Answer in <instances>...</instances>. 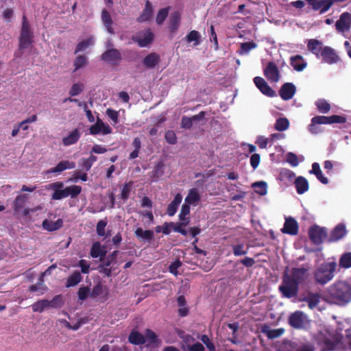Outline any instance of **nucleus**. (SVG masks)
<instances>
[{
    "label": "nucleus",
    "mask_w": 351,
    "mask_h": 351,
    "mask_svg": "<svg viewBox=\"0 0 351 351\" xmlns=\"http://www.w3.org/2000/svg\"><path fill=\"white\" fill-rule=\"evenodd\" d=\"M66 197L70 196L71 198L76 197L80 194L82 187L78 185H71L64 189Z\"/></svg>",
    "instance_id": "nucleus-37"
},
{
    "label": "nucleus",
    "mask_w": 351,
    "mask_h": 351,
    "mask_svg": "<svg viewBox=\"0 0 351 351\" xmlns=\"http://www.w3.org/2000/svg\"><path fill=\"white\" fill-rule=\"evenodd\" d=\"M153 14L152 5L150 1H147L145 3V8L143 10L141 14L137 18L138 23H143L149 21Z\"/></svg>",
    "instance_id": "nucleus-23"
},
{
    "label": "nucleus",
    "mask_w": 351,
    "mask_h": 351,
    "mask_svg": "<svg viewBox=\"0 0 351 351\" xmlns=\"http://www.w3.org/2000/svg\"><path fill=\"white\" fill-rule=\"evenodd\" d=\"M190 205L187 203L183 204L182 205L180 213L178 215L180 221H184L186 219V217L190 213Z\"/></svg>",
    "instance_id": "nucleus-59"
},
{
    "label": "nucleus",
    "mask_w": 351,
    "mask_h": 351,
    "mask_svg": "<svg viewBox=\"0 0 351 351\" xmlns=\"http://www.w3.org/2000/svg\"><path fill=\"white\" fill-rule=\"evenodd\" d=\"M34 36H19V49L23 50L29 47L33 43Z\"/></svg>",
    "instance_id": "nucleus-38"
},
{
    "label": "nucleus",
    "mask_w": 351,
    "mask_h": 351,
    "mask_svg": "<svg viewBox=\"0 0 351 351\" xmlns=\"http://www.w3.org/2000/svg\"><path fill=\"white\" fill-rule=\"evenodd\" d=\"M289 126V121L285 117H280L277 119L274 128L279 132H283L288 129Z\"/></svg>",
    "instance_id": "nucleus-44"
},
{
    "label": "nucleus",
    "mask_w": 351,
    "mask_h": 351,
    "mask_svg": "<svg viewBox=\"0 0 351 351\" xmlns=\"http://www.w3.org/2000/svg\"><path fill=\"white\" fill-rule=\"evenodd\" d=\"M88 64V58L84 55L77 56L73 62L75 67L74 71H76L82 68H84Z\"/></svg>",
    "instance_id": "nucleus-43"
},
{
    "label": "nucleus",
    "mask_w": 351,
    "mask_h": 351,
    "mask_svg": "<svg viewBox=\"0 0 351 351\" xmlns=\"http://www.w3.org/2000/svg\"><path fill=\"white\" fill-rule=\"evenodd\" d=\"M132 182H129L123 185L121 193V197L123 200L125 201L129 198L132 188Z\"/></svg>",
    "instance_id": "nucleus-54"
},
{
    "label": "nucleus",
    "mask_w": 351,
    "mask_h": 351,
    "mask_svg": "<svg viewBox=\"0 0 351 351\" xmlns=\"http://www.w3.org/2000/svg\"><path fill=\"white\" fill-rule=\"evenodd\" d=\"M200 34L199 32L196 30H192L191 31L189 34L186 36V40L188 43H191L195 41V45H199V40H200Z\"/></svg>",
    "instance_id": "nucleus-57"
},
{
    "label": "nucleus",
    "mask_w": 351,
    "mask_h": 351,
    "mask_svg": "<svg viewBox=\"0 0 351 351\" xmlns=\"http://www.w3.org/2000/svg\"><path fill=\"white\" fill-rule=\"evenodd\" d=\"M279 176L281 180H287L289 182H292L295 178V173L287 169H282Z\"/></svg>",
    "instance_id": "nucleus-53"
},
{
    "label": "nucleus",
    "mask_w": 351,
    "mask_h": 351,
    "mask_svg": "<svg viewBox=\"0 0 351 351\" xmlns=\"http://www.w3.org/2000/svg\"><path fill=\"white\" fill-rule=\"evenodd\" d=\"M182 266V262L177 259L176 261L171 263L169 267V271L171 274L176 276L178 274V269Z\"/></svg>",
    "instance_id": "nucleus-64"
},
{
    "label": "nucleus",
    "mask_w": 351,
    "mask_h": 351,
    "mask_svg": "<svg viewBox=\"0 0 351 351\" xmlns=\"http://www.w3.org/2000/svg\"><path fill=\"white\" fill-rule=\"evenodd\" d=\"M252 186L254 189L255 192L261 195H265L267 193V184L264 181L254 182Z\"/></svg>",
    "instance_id": "nucleus-41"
},
{
    "label": "nucleus",
    "mask_w": 351,
    "mask_h": 351,
    "mask_svg": "<svg viewBox=\"0 0 351 351\" xmlns=\"http://www.w3.org/2000/svg\"><path fill=\"white\" fill-rule=\"evenodd\" d=\"M263 332L266 334L267 337L270 339H276L285 332V329L282 328H277V329H268V330H263Z\"/></svg>",
    "instance_id": "nucleus-45"
},
{
    "label": "nucleus",
    "mask_w": 351,
    "mask_h": 351,
    "mask_svg": "<svg viewBox=\"0 0 351 351\" xmlns=\"http://www.w3.org/2000/svg\"><path fill=\"white\" fill-rule=\"evenodd\" d=\"M93 43V40L91 38H89L86 40H84L80 42L75 49V53H79L87 49L90 45Z\"/></svg>",
    "instance_id": "nucleus-51"
},
{
    "label": "nucleus",
    "mask_w": 351,
    "mask_h": 351,
    "mask_svg": "<svg viewBox=\"0 0 351 351\" xmlns=\"http://www.w3.org/2000/svg\"><path fill=\"white\" fill-rule=\"evenodd\" d=\"M322 43L316 39L308 40V51H311L317 57H319L322 54Z\"/></svg>",
    "instance_id": "nucleus-28"
},
{
    "label": "nucleus",
    "mask_w": 351,
    "mask_h": 351,
    "mask_svg": "<svg viewBox=\"0 0 351 351\" xmlns=\"http://www.w3.org/2000/svg\"><path fill=\"white\" fill-rule=\"evenodd\" d=\"M347 232L345 224L339 223L330 232L328 241L329 243L337 242L343 239L347 234Z\"/></svg>",
    "instance_id": "nucleus-10"
},
{
    "label": "nucleus",
    "mask_w": 351,
    "mask_h": 351,
    "mask_svg": "<svg viewBox=\"0 0 351 351\" xmlns=\"http://www.w3.org/2000/svg\"><path fill=\"white\" fill-rule=\"evenodd\" d=\"M154 34L150 30H147L144 34V36L143 38L133 36L132 39L134 42L137 43L139 47H145L149 45L150 43H152V42L154 40Z\"/></svg>",
    "instance_id": "nucleus-18"
},
{
    "label": "nucleus",
    "mask_w": 351,
    "mask_h": 351,
    "mask_svg": "<svg viewBox=\"0 0 351 351\" xmlns=\"http://www.w3.org/2000/svg\"><path fill=\"white\" fill-rule=\"evenodd\" d=\"M295 91L296 88L293 84L286 82L282 84L279 90V95L283 100L287 101L293 98Z\"/></svg>",
    "instance_id": "nucleus-12"
},
{
    "label": "nucleus",
    "mask_w": 351,
    "mask_h": 351,
    "mask_svg": "<svg viewBox=\"0 0 351 351\" xmlns=\"http://www.w3.org/2000/svg\"><path fill=\"white\" fill-rule=\"evenodd\" d=\"M101 60L112 64H117L122 59L120 51L117 49H110L101 55Z\"/></svg>",
    "instance_id": "nucleus-11"
},
{
    "label": "nucleus",
    "mask_w": 351,
    "mask_h": 351,
    "mask_svg": "<svg viewBox=\"0 0 351 351\" xmlns=\"http://www.w3.org/2000/svg\"><path fill=\"white\" fill-rule=\"evenodd\" d=\"M315 105L319 113L327 114L331 109V105L324 99H317Z\"/></svg>",
    "instance_id": "nucleus-36"
},
{
    "label": "nucleus",
    "mask_w": 351,
    "mask_h": 351,
    "mask_svg": "<svg viewBox=\"0 0 351 351\" xmlns=\"http://www.w3.org/2000/svg\"><path fill=\"white\" fill-rule=\"evenodd\" d=\"M307 269L301 268H292L290 272L287 269L284 271L282 277V283L278 290L283 298H292L298 295L300 285L304 282L306 277Z\"/></svg>",
    "instance_id": "nucleus-1"
},
{
    "label": "nucleus",
    "mask_w": 351,
    "mask_h": 351,
    "mask_svg": "<svg viewBox=\"0 0 351 351\" xmlns=\"http://www.w3.org/2000/svg\"><path fill=\"white\" fill-rule=\"evenodd\" d=\"M306 315L300 311H296L289 316V324L294 328L301 329L304 327Z\"/></svg>",
    "instance_id": "nucleus-6"
},
{
    "label": "nucleus",
    "mask_w": 351,
    "mask_h": 351,
    "mask_svg": "<svg viewBox=\"0 0 351 351\" xmlns=\"http://www.w3.org/2000/svg\"><path fill=\"white\" fill-rule=\"evenodd\" d=\"M321 56L324 62L328 64L336 63L339 57L333 49L330 47H324L322 50Z\"/></svg>",
    "instance_id": "nucleus-16"
},
{
    "label": "nucleus",
    "mask_w": 351,
    "mask_h": 351,
    "mask_svg": "<svg viewBox=\"0 0 351 351\" xmlns=\"http://www.w3.org/2000/svg\"><path fill=\"white\" fill-rule=\"evenodd\" d=\"M328 292L336 304H346L351 300V286L345 281H337L328 287Z\"/></svg>",
    "instance_id": "nucleus-2"
},
{
    "label": "nucleus",
    "mask_w": 351,
    "mask_h": 351,
    "mask_svg": "<svg viewBox=\"0 0 351 351\" xmlns=\"http://www.w3.org/2000/svg\"><path fill=\"white\" fill-rule=\"evenodd\" d=\"M48 308H60L63 304L62 297L61 295H56L51 300H47Z\"/></svg>",
    "instance_id": "nucleus-49"
},
{
    "label": "nucleus",
    "mask_w": 351,
    "mask_h": 351,
    "mask_svg": "<svg viewBox=\"0 0 351 351\" xmlns=\"http://www.w3.org/2000/svg\"><path fill=\"white\" fill-rule=\"evenodd\" d=\"M160 60V56L155 52H152L143 58V63L147 69H152L158 64Z\"/></svg>",
    "instance_id": "nucleus-17"
},
{
    "label": "nucleus",
    "mask_w": 351,
    "mask_h": 351,
    "mask_svg": "<svg viewBox=\"0 0 351 351\" xmlns=\"http://www.w3.org/2000/svg\"><path fill=\"white\" fill-rule=\"evenodd\" d=\"M232 253L235 256L245 255L248 252V247H245L243 243H239L232 245Z\"/></svg>",
    "instance_id": "nucleus-47"
},
{
    "label": "nucleus",
    "mask_w": 351,
    "mask_h": 351,
    "mask_svg": "<svg viewBox=\"0 0 351 351\" xmlns=\"http://www.w3.org/2000/svg\"><path fill=\"white\" fill-rule=\"evenodd\" d=\"M106 252L104 251L101 249V244L99 242H96L93 243L90 249V256L93 258H101L105 256Z\"/></svg>",
    "instance_id": "nucleus-39"
},
{
    "label": "nucleus",
    "mask_w": 351,
    "mask_h": 351,
    "mask_svg": "<svg viewBox=\"0 0 351 351\" xmlns=\"http://www.w3.org/2000/svg\"><path fill=\"white\" fill-rule=\"evenodd\" d=\"M165 138L166 141L171 144L175 145L177 143V136L174 131L168 130L165 132Z\"/></svg>",
    "instance_id": "nucleus-62"
},
{
    "label": "nucleus",
    "mask_w": 351,
    "mask_h": 351,
    "mask_svg": "<svg viewBox=\"0 0 351 351\" xmlns=\"http://www.w3.org/2000/svg\"><path fill=\"white\" fill-rule=\"evenodd\" d=\"M164 164L162 162H158L151 172L152 180L157 181L164 174Z\"/></svg>",
    "instance_id": "nucleus-35"
},
{
    "label": "nucleus",
    "mask_w": 351,
    "mask_h": 351,
    "mask_svg": "<svg viewBox=\"0 0 351 351\" xmlns=\"http://www.w3.org/2000/svg\"><path fill=\"white\" fill-rule=\"evenodd\" d=\"M136 238L143 241H151L154 236V232L151 230H144L142 228H138L134 231Z\"/></svg>",
    "instance_id": "nucleus-26"
},
{
    "label": "nucleus",
    "mask_w": 351,
    "mask_h": 351,
    "mask_svg": "<svg viewBox=\"0 0 351 351\" xmlns=\"http://www.w3.org/2000/svg\"><path fill=\"white\" fill-rule=\"evenodd\" d=\"M84 86L82 83L73 84L69 90V95L71 97L80 95L84 90Z\"/></svg>",
    "instance_id": "nucleus-55"
},
{
    "label": "nucleus",
    "mask_w": 351,
    "mask_h": 351,
    "mask_svg": "<svg viewBox=\"0 0 351 351\" xmlns=\"http://www.w3.org/2000/svg\"><path fill=\"white\" fill-rule=\"evenodd\" d=\"M20 36H34V34L31 30L30 25L28 23L25 16H23L22 27L21 29Z\"/></svg>",
    "instance_id": "nucleus-48"
},
{
    "label": "nucleus",
    "mask_w": 351,
    "mask_h": 351,
    "mask_svg": "<svg viewBox=\"0 0 351 351\" xmlns=\"http://www.w3.org/2000/svg\"><path fill=\"white\" fill-rule=\"evenodd\" d=\"M264 75L271 82L276 83L280 80V71L276 64L273 62H269L267 64L264 71Z\"/></svg>",
    "instance_id": "nucleus-8"
},
{
    "label": "nucleus",
    "mask_w": 351,
    "mask_h": 351,
    "mask_svg": "<svg viewBox=\"0 0 351 351\" xmlns=\"http://www.w3.org/2000/svg\"><path fill=\"white\" fill-rule=\"evenodd\" d=\"M170 225L173 228L174 232L180 233L183 236L187 235L188 232L183 228V227H184V223H181V222L173 223V222H171Z\"/></svg>",
    "instance_id": "nucleus-60"
},
{
    "label": "nucleus",
    "mask_w": 351,
    "mask_h": 351,
    "mask_svg": "<svg viewBox=\"0 0 351 351\" xmlns=\"http://www.w3.org/2000/svg\"><path fill=\"white\" fill-rule=\"evenodd\" d=\"M181 20V15L179 12H173L169 19V29L171 33H174L178 29Z\"/></svg>",
    "instance_id": "nucleus-25"
},
{
    "label": "nucleus",
    "mask_w": 351,
    "mask_h": 351,
    "mask_svg": "<svg viewBox=\"0 0 351 351\" xmlns=\"http://www.w3.org/2000/svg\"><path fill=\"white\" fill-rule=\"evenodd\" d=\"M81 132L79 129L75 128L70 134L62 138V144L64 146H69L75 144L81 137Z\"/></svg>",
    "instance_id": "nucleus-19"
},
{
    "label": "nucleus",
    "mask_w": 351,
    "mask_h": 351,
    "mask_svg": "<svg viewBox=\"0 0 351 351\" xmlns=\"http://www.w3.org/2000/svg\"><path fill=\"white\" fill-rule=\"evenodd\" d=\"M309 173L314 174L321 183L324 184H327L328 183V178L323 175L319 165L317 162L313 163L312 169Z\"/></svg>",
    "instance_id": "nucleus-27"
},
{
    "label": "nucleus",
    "mask_w": 351,
    "mask_h": 351,
    "mask_svg": "<svg viewBox=\"0 0 351 351\" xmlns=\"http://www.w3.org/2000/svg\"><path fill=\"white\" fill-rule=\"evenodd\" d=\"M351 14L343 12L340 15L339 19L336 21L335 27L338 32L344 33L350 29Z\"/></svg>",
    "instance_id": "nucleus-7"
},
{
    "label": "nucleus",
    "mask_w": 351,
    "mask_h": 351,
    "mask_svg": "<svg viewBox=\"0 0 351 351\" xmlns=\"http://www.w3.org/2000/svg\"><path fill=\"white\" fill-rule=\"evenodd\" d=\"M108 291L106 286H103L101 283L99 282L95 285L90 293V298L103 300L104 301L108 299Z\"/></svg>",
    "instance_id": "nucleus-15"
},
{
    "label": "nucleus",
    "mask_w": 351,
    "mask_h": 351,
    "mask_svg": "<svg viewBox=\"0 0 351 351\" xmlns=\"http://www.w3.org/2000/svg\"><path fill=\"white\" fill-rule=\"evenodd\" d=\"M82 280V276L80 271H75L71 275H70L66 282V287H71L78 285Z\"/></svg>",
    "instance_id": "nucleus-30"
},
{
    "label": "nucleus",
    "mask_w": 351,
    "mask_h": 351,
    "mask_svg": "<svg viewBox=\"0 0 351 351\" xmlns=\"http://www.w3.org/2000/svg\"><path fill=\"white\" fill-rule=\"evenodd\" d=\"M47 300H40L32 305L34 312L42 313L45 308H48Z\"/></svg>",
    "instance_id": "nucleus-52"
},
{
    "label": "nucleus",
    "mask_w": 351,
    "mask_h": 351,
    "mask_svg": "<svg viewBox=\"0 0 351 351\" xmlns=\"http://www.w3.org/2000/svg\"><path fill=\"white\" fill-rule=\"evenodd\" d=\"M254 82L258 90L265 95L274 97L276 96V93L267 84V82L261 77H255Z\"/></svg>",
    "instance_id": "nucleus-9"
},
{
    "label": "nucleus",
    "mask_w": 351,
    "mask_h": 351,
    "mask_svg": "<svg viewBox=\"0 0 351 351\" xmlns=\"http://www.w3.org/2000/svg\"><path fill=\"white\" fill-rule=\"evenodd\" d=\"M257 47V44L253 41L243 43L240 46V54H247L252 49Z\"/></svg>",
    "instance_id": "nucleus-50"
},
{
    "label": "nucleus",
    "mask_w": 351,
    "mask_h": 351,
    "mask_svg": "<svg viewBox=\"0 0 351 351\" xmlns=\"http://www.w3.org/2000/svg\"><path fill=\"white\" fill-rule=\"evenodd\" d=\"M336 269L335 261L322 263L315 272L316 282L323 285L328 283L334 278Z\"/></svg>",
    "instance_id": "nucleus-4"
},
{
    "label": "nucleus",
    "mask_w": 351,
    "mask_h": 351,
    "mask_svg": "<svg viewBox=\"0 0 351 351\" xmlns=\"http://www.w3.org/2000/svg\"><path fill=\"white\" fill-rule=\"evenodd\" d=\"M28 196L25 194L19 195L13 202V208L15 213L19 212L25 206Z\"/></svg>",
    "instance_id": "nucleus-34"
},
{
    "label": "nucleus",
    "mask_w": 351,
    "mask_h": 351,
    "mask_svg": "<svg viewBox=\"0 0 351 351\" xmlns=\"http://www.w3.org/2000/svg\"><path fill=\"white\" fill-rule=\"evenodd\" d=\"M339 264L342 268L351 267V252L343 253L339 258Z\"/></svg>",
    "instance_id": "nucleus-46"
},
{
    "label": "nucleus",
    "mask_w": 351,
    "mask_h": 351,
    "mask_svg": "<svg viewBox=\"0 0 351 351\" xmlns=\"http://www.w3.org/2000/svg\"><path fill=\"white\" fill-rule=\"evenodd\" d=\"M75 167V163L69 160H62L58 165L50 169L49 173H60L66 169H71Z\"/></svg>",
    "instance_id": "nucleus-21"
},
{
    "label": "nucleus",
    "mask_w": 351,
    "mask_h": 351,
    "mask_svg": "<svg viewBox=\"0 0 351 351\" xmlns=\"http://www.w3.org/2000/svg\"><path fill=\"white\" fill-rule=\"evenodd\" d=\"M169 14L168 8H162L160 9L156 16V21L157 24L161 25L164 23L165 19H167Z\"/></svg>",
    "instance_id": "nucleus-56"
},
{
    "label": "nucleus",
    "mask_w": 351,
    "mask_h": 351,
    "mask_svg": "<svg viewBox=\"0 0 351 351\" xmlns=\"http://www.w3.org/2000/svg\"><path fill=\"white\" fill-rule=\"evenodd\" d=\"M128 341L134 345H141L145 343V337L139 332L132 330L128 337Z\"/></svg>",
    "instance_id": "nucleus-29"
},
{
    "label": "nucleus",
    "mask_w": 351,
    "mask_h": 351,
    "mask_svg": "<svg viewBox=\"0 0 351 351\" xmlns=\"http://www.w3.org/2000/svg\"><path fill=\"white\" fill-rule=\"evenodd\" d=\"M282 233L290 235H296L298 233V224L293 217H289L285 219L284 226L281 229Z\"/></svg>",
    "instance_id": "nucleus-14"
},
{
    "label": "nucleus",
    "mask_w": 351,
    "mask_h": 351,
    "mask_svg": "<svg viewBox=\"0 0 351 351\" xmlns=\"http://www.w3.org/2000/svg\"><path fill=\"white\" fill-rule=\"evenodd\" d=\"M323 301L324 299L321 297L319 293H312L308 291V308H317L321 311L324 308L323 306L319 305V304Z\"/></svg>",
    "instance_id": "nucleus-20"
},
{
    "label": "nucleus",
    "mask_w": 351,
    "mask_h": 351,
    "mask_svg": "<svg viewBox=\"0 0 351 351\" xmlns=\"http://www.w3.org/2000/svg\"><path fill=\"white\" fill-rule=\"evenodd\" d=\"M119 251L114 250L102 262L106 266H110L112 263H116V258Z\"/></svg>",
    "instance_id": "nucleus-61"
},
{
    "label": "nucleus",
    "mask_w": 351,
    "mask_h": 351,
    "mask_svg": "<svg viewBox=\"0 0 351 351\" xmlns=\"http://www.w3.org/2000/svg\"><path fill=\"white\" fill-rule=\"evenodd\" d=\"M291 64L298 71H302L306 66V62L303 58L299 55L291 58Z\"/></svg>",
    "instance_id": "nucleus-33"
},
{
    "label": "nucleus",
    "mask_w": 351,
    "mask_h": 351,
    "mask_svg": "<svg viewBox=\"0 0 351 351\" xmlns=\"http://www.w3.org/2000/svg\"><path fill=\"white\" fill-rule=\"evenodd\" d=\"M298 193L302 194L307 191V180L303 177H298L295 180Z\"/></svg>",
    "instance_id": "nucleus-40"
},
{
    "label": "nucleus",
    "mask_w": 351,
    "mask_h": 351,
    "mask_svg": "<svg viewBox=\"0 0 351 351\" xmlns=\"http://www.w3.org/2000/svg\"><path fill=\"white\" fill-rule=\"evenodd\" d=\"M144 337H145V343L147 342L149 345L158 344L160 342L157 335L150 329L146 330Z\"/></svg>",
    "instance_id": "nucleus-42"
},
{
    "label": "nucleus",
    "mask_w": 351,
    "mask_h": 351,
    "mask_svg": "<svg viewBox=\"0 0 351 351\" xmlns=\"http://www.w3.org/2000/svg\"><path fill=\"white\" fill-rule=\"evenodd\" d=\"M308 5L315 11L323 14L331 8V2L329 0H308Z\"/></svg>",
    "instance_id": "nucleus-13"
},
{
    "label": "nucleus",
    "mask_w": 351,
    "mask_h": 351,
    "mask_svg": "<svg viewBox=\"0 0 351 351\" xmlns=\"http://www.w3.org/2000/svg\"><path fill=\"white\" fill-rule=\"evenodd\" d=\"M347 119L346 117L334 114L329 117L315 116L312 118L309 125V130L311 133L317 134L322 132V129L317 125H330L333 123H345Z\"/></svg>",
    "instance_id": "nucleus-5"
},
{
    "label": "nucleus",
    "mask_w": 351,
    "mask_h": 351,
    "mask_svg": "<svg viewBox=\"0 0 351 351\" xmlns=\"http://www.w3.org/2000/svg\"><path fill=\"white\" fill-rule=\"evenodd\" d=\"M107 225V222L104 220H100L98 221L96 227V231L99 236L103 237L105 235V228Z\"/></svg>",
    "instance_id": "nucleus-63"
},
{
    "label": "nucleus",
    "mask_w": 351,
    "mask_h": 351,
    "mask_svg": "<svg viewBox=\"0 0 351 351\" xmlns=\"http://www.w3.org/2000/svg\"><path fill=\"white\" fill-rule=\"evenodd\" d=\"M90 290L88 287H81L77 291L79 300H85L89 295L90 296Z\"/></svg>",
    "instance_id": "nucleus-58"
},
{
    "label": "nucleus",
    "mask_w": 351,
    "mask_h": 351,
    "mask_svg": "<svg viewBox=\"0 0 351 351\" xmlns=\"http://www.w3.org/2000/svg\"><path fill=\"white\" fill-rule=\"evenodd\" d=\"M200 200V195L196 188L191 189L184 199L185 203L191 205H197Z\"/></svg>",
    "instance_id": "nucleus-24"
},
{
    "label": "nucleus",
    "mask_w": 351,
    "mask_h": 351,
    "mask_svg": "<svg viewBox=\"0 0 351 351\" xmlns=\"http://www.w3.org/2000/svg\"><path fill=\"white\" fill-rule=\"evenodd\" d=\"M101 20L107 31L110 34H114V30L112 27V20L110 13L106 9H104L101 12Z\"/></svg>",
    "instance_id": "nucleus-32"
},
{
    "label": "nucleus",
    "mask_w": 351,
    "mask_h": 351,
    "mask_svg": "<svg viewBox=\"0 0 351 351\" xmlns=\"http://www.w3.org/2000/svg\"><path fill=\"white\" fill-rule=\"evenodd\" d=\"M63 226V220L62 219H58L56 221H52L49 219H45L43 221L42 226L43 229L49 231L53 232L56 231L60 228H61Z\"/></svg>",
    "instance_id": "nucleus-22"
},
{
    "label": "nucleus",
    "mask_w": 351,
    "mask_h": 351,
    "mask_svg": "<svg viewBox=\"0 0 351 351\" xmlns=\"http://www.w3.org/2000/svg\"><path fill=\"white\" fill-rule=\"evenodd\" d=\"M328 229L317 224H313L308 228V239L316 246L315 250L308 249V252H315L320 253L323 249L322 244L328 239Z\"/></svg>",
    "instance_id": "nucleus-3"
},
{
    "label": "nucleus",
    "mask_w": 351,
    "mask_h": 351,
    "mask_svg": "<svg viewBox=\"0 0 351 351\" xmlns=\"http://www.w3.org/2000/svg\"><path fill=\"white\" fill-rule=\"evenodd\" d=\"M341 342L337 339L331 340L325 338L323 341V350L332 351L339 348L341 346Z\"/></svg>",
    "instance_id": "nucleus-31"
}]
</instances>
